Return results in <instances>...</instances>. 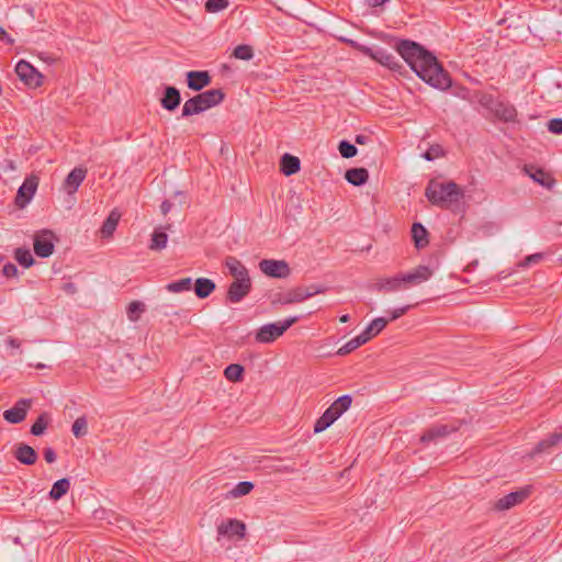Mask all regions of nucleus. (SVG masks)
<instances>
[{
	"mask_svg": "<svg viewBox=\"0 0 562 562\" xmlns=\"http://www.w3.org/2000/svg\"><path fill=\"white\" fill-rule=\"evenodd\" d=\"M562 435L559 432L551 434L548 438L538 442L532 452L529 453L530 457H535L540 453H551V449L555 447L561 440Z\"/></svg>",
	"mask_w": 562,
	"mask_h": 562,
	"instance_id": "393cba45",
	"label": "nucleus"
},
{
	"mask_svg": "<svg viewBox=\"0 0 562 562\" xmlns=\"http://www.w3.org/2000/svg\"><path fill=\"white\" fill-rule=\"evenodd\" d=\"M395 49L411 69L429 86L442 91L452 87L449 72L437 57L420 44L411 40H400Z\"/></svg>",
	"mask_w": 562,
	"mask_h": 562,
	"instance_id": "f257e3e1",
	"label": "nucleus"
},
{
	"mask_svg": "<svg viewBox=\"0 0 562 562\" xmlns=\"http://www.w3.org/2000/svg\"><path fill=\"white\" fill-rule=\"evenodd\" d=\"M306 289H308L310 293H312V296L326 292V288L321 284H312V285L307 286Z\"/></svg>",
	"mask_w": 562,
	"mask_h": 562,
	"instance_id": "052dcab7",
	"label": "nucleus"
},
{
	"mask_svg": "<svg viewBox=\"0 0 562 562\" xmlns=\"http://www.w3.org/2000/svg\"><path fill=\"white\" fill-rule=\"evenodd\" d=\"M87 176V169L83 167L74 168L64 181V189L69 193H75Z\"/></svg>",
	"mask_w": 562,
	"mask_h": 562,
	"instance_id": "4be33fe9",
	"label": "nucleus"
},
{
	"mask_svg": "<svg viewBox=\"0 0 562 562\" xmlns=\"http://www.w3.org/2000/svg\"><path fill=\"white\" fill-rule=\"evenodd\" d=\"M340 41L347 44L350 48L358 50L359 53L378 61L382 66L387 67L390 70L401 72V70L404 68L403 64L396 58V56L389 53L386 49H372L371 47L360 44L355 40L346 37H340Z\"/></svg>",
	"mask_w": 562,
	"mask_h": 562,
	"instance_id": "20e7f679",
	"label": "nucleus"
},
{
	"mask_svg": "<svg viewBox=\"0 0 562 562\" xmlns=\"http://www.w3.org/2000/svg\"><path fill=\"white\" fill-rule=\"evenodd\" d=\"M439 150H440V147H439V146H438L437 148H430L429 150H427V151L424 154V157H425L427 160H432V159L435 158L434 151L436 153V156H437Z\"/></svg>",
	"mask_w": 562,
	"mask_h": 562,
	"instance_id": "0e129e2a",
	"label": "nucleus"
},
{
	"mask_svg": "<svg viewBox=\"0 0 562 562\" xmlns=\"http://www.w3.org/2000/svg\"><path fill=\"white\" fill-rule=\"evenodd\" d=\"M532 487L530 485H527L518 491L510 492L507 495L501 497L495 503V509L503 512L507 510L515 505L521 504L525 499H527L531 494Z\"/></svg>",
	"mask_w": 562,
	"mask_h": 562,
	"instance_id": "f8f14e48",
	"label": "nucleus"
},
{
	"mask_svg": "<svg viewBox=\"0 0 562 562\" xmlns=\"http://www.w3.org/2000/svg\"><path fill=\"white\" fill-rule=\"evenodd\" d=\"M453 94L463 100L472 101L473 95H471V91L465 87H456L453 89Z\"/></svg>",
	"mask_w": 562,
	"mask_h": 562,
	"instance_id": "6e6d98bb",
	"label": "nucleus"
},
{
	"mask_svg": "<svg viewBox=\"0 0 562 562\" xmlns=\"http://www.w3.org/2000/svg\"><path fill=\"white\" fill-rule=\"evenodd\" d=\"M473 99L482 105L484 109L492 111L493 106L495 105L496 101L494 97L490 93L483 92V91H475L473 93Z\"/></svg>",
	"mask_w": 562,
	"mask_h": 562,
	"instance_id": "a18cd8bd",
	"label": "nucleus"
},
{
	"mask_svg": "<svg viewBox=\"0 0 562 562\" xmlns=\"http://www.w3.org/2000/svg\"><path fill=\"white\" fill-rule=\"evenodd\" d=\"M48 426V417L46 413L41 414L31 426V434L33 436H42Z\"/></svg>",
	"mask_w": 562,
	"mask_h": 562,
	"instance_id": "49530a36",
	"label": "nucleus"
},
{
	"mask_svg": "<svg viewBox=\"0 0 562 562\" xmlns=\"http://www.w3.org/2000/svg\"><path fill=\"white\" fill-rule=\"evenodd\" d=\"M145 310H146V306L143 302L132 301L126 308L127 318L131 322L135 323V322L139 321L140 315L145 312Z\"/></svg>",
	"mask_w": 562,
	"mask_h": 562,
	"instance_id": "ea45409f",
	"label": "nucleus"
},
{
	"mask_svg": "<svg viewBox=\"0 0 562 562\" xmlns=\"http://www.w3.org/2000/svg\"><path fill=\"white\" fill-rule=\"evenodd\" d=\"M543 255L540 252L527 256L522 261L518 263L520 268H527L541 261Z\"/></svg>",
	"mask_w": 562,
	"mask_h": 562,
	"instance_id": "603ef678",
	"label": "nucleus"
},
{
	"mask_svg": "<svg viewBox=\"0 0 562 562\" xmlns=\"http://www.w3.org/2000/svg\"><path fill=\"white\" fill-rule=\"evenodd\" d=\"M55 234L49 229H43L34 236V252L40 258H47L54 252Z\"/></svg>",
	"mask_w": 562,
	"mask_h": 562,
	"instance_id": "1a4fd4ad",
	"label": "nucleus"
},
{
	"mask_svg": "<svg viewBox=\"0 0 562 562\" xmlns=\"http://www.w3.org/2000/svg\"><path fill=\"white\" fill-rule=\"evenodd\" d=\"M171 207H172V203L169 200H164L160 205L161 213L164 215H167L170 212Z\"/></svg>",
	"mask_w": 562,
	"mask_h": 562,
	"instance_id": "e2e57ef3",
	"label": "nucleus"
},
{
	"mask_svg": "<svg viewBox=\"0 0 562 562\" xmlns=\"http://www.w3.org/2000/svg\"><path fill=\"white\" fill-rule=\"evenodd\" d=\"M404 289L401 273L390 277L378 279L372 285V290L378 292H396Z\"/></svg>",
	"mask_w": 562,
	"mask_h": 562,
	"instance_id": "412c9836",
	"label": "nucleus"
},
{
	"mask_svg": "<svg viewBox=\"0 0 562 562\" xmlns=\"http://www.w3.org/2000/svg\"><path fill=\"white\" fill-rule=\"evenodd\" d=\"M69 488V479L63 477L53 484L52 490L49 491V498L53 501H58L68 493Z\"/></svg>",
	"mask_w": 562,
	"mask_h": 562,
	"instance_id": "c9c22d12",
	"label": "nucleus"
},
{
	"mask_svg": "<svg viewBox=\"0 0 562 562\" xmlns=\"http://www.w3.org/2000/svg\"><path fill=\"white\" fill-rule=\"evenodd\" d=\"M233 56L241 60H250L254 57V49L250 45L241 44L234 48Z\"/></svg>",
	"mask_w": 562,
	"mask_h": 562,
	"instance_id": "09e8293b",
	"label": "nucleus"
},
{
	"mask_svg": "<svg viewBox=\"0 0 562 562\" xmlns=\"http://www.w3.org/2000/svg\"><path fill=\"white\" fill-rule=\"evenodd\" d=\"M338 415H335V413L328 407L319 418L316 419L314 424V432L318 434L327 429L329 426H331L337 419Z\"/></svg>",
	"mask_w": 562,
	"mask_h": 562,
	"instance_id": "2f4dec72",
	"label": "nucleus"
},
{
	"mask_svg": "<svg viewBox=\"0 0 562 562\" xmlns=\"http://www.w3.org/2000/svg\"><path fill=\"white\" fill-rule=\"evenodd\" d=\"M338 150H339V154L341 155V157H344V158H352L358 153L357 147L346 139H342L339 142Z\"/></svg>",
	"mask_w": 562,
	"mask_h": 562,
	"instance_id": "3c124183",
	"label": "nucleus"
},
{
	"mask_svg": "<svg viewBox=\"0 0 562 562\" xmlns=\"http://www.w3.org/2000/svg\"><path fill=\"white\" fill-rule=\"evenodd\" d=\"M121 218V213L117 210H113L110 212L105 221L101 226V235L104 238L111 237L116 229L119 221Z\"/></svg>",
	"mask_w": 562,
	"mask_h": 562,
	"instance_id": "c756f323",
	"label": "nucleus"
},
{
	"mask_svg": "<svg viewBox=\"0 0 562 562\" xmlns=\"http://www.w3.org/2000/svg\"><path fill=\"white\" fill-rule=\"evenodd\" d=\"M387 1L389 0H371V5L372 7H380V5H383Z\"/></svg>",
	"mask_w": 562,
	"mask_h": 562,
	"instance_id": "338daca9",
	"label": "nucleus"
},
{
	"mask_svg": "<svg viewBox=\"0 0 562 562\" xmlns=\"http://www.w3.org/2000/svg\"><path fill=\"white\" fill-rule=\"evenodd\" d=\"M224 99L225 93L222 89H210L198 93L184 102L181 116L189 117L200 114L213 106L221 104Z\"/></svg>",
	"mask_w": 562,
	"mask_h": 562,
	"instance_id": "7ed1b4c3",
	"label": "nucleus"
},
{
	"mask_svg": "<svg viewBox=\"0 0 562 562\" xmlns=\"http://www.w3.org/2000/svg\"><path fill=\"white\" fill-rule=\"evenodd\" d=\"M409 308H411V305H407V306H403V307H398V308H394V310L387 311V313L390 314V317L387 318L389 322H392V321H395V319L402 317L404 314L407 313V311Z\"/></svg>",
	"mask_w": 562,
	"mask_h": 562,
	"instance_id": "5fc2aeb1",
	"label": "nucleus"
},
{
	"mask_svg": "<svg viewBox=\"0 0 562 562\" xmlns=\"http://www.w3.org/2000/svg\"><path fill=\"white\" fill-rule=\"evenodd\" d=\"M0 41L8 44L13 45L14 40L8 34V32L0 25Z\"/></svg>",
	"mask_w": 562,
	"mask_h": 562,
	"instance_id": "bf43d9fd",
	"label": "nucleus"
},
{
	"mask_svg": "<svg viewBox=\"0 0 562 562\" xmlns=\"http://www.w3.org/2000/svg\"><path fill=\"white\" fill-rule=\"evenodd\" d=\"M32 404L31 398H20L13 407L3 412V418L10 424H20L26 418Z\"/></svg>",
	"mask_w": 562,
	"mask_h": 562,
	"instance_id": "ddd939ff",
	"label": "nucleus"
},
{
	"mask_svg": "<svg viewBox=\"0 0 562 562\" xmlns=\"http://www.w3.org/2000/svg\"><path fill=\"white\" fill-rule=\"evenodd\" d=\"M246 533V525L238 519L229 518L226 520H223L217 526V539L221 537L227 538V539H236L241 540L245 538Z\"/></svg>",
	"mask_w": 562,
	"mask_h": 562,
	"instance_id": "9d476101",
	"label": "nucleus"
},
{
	"mask_svg": "<svg viewBox=\"0 0 562 562\" xmlns=\"http://www.w3.org/2000/svg\"><path fill=\"white\" fill-rule=\"evenodd\" d=\"M352 404V397L349 394H345L335 400L329 408L340 417L345 412H347Z\"/></svg>",
	"mask_w": 562,
	"mask_h": 562,
	"instance_id": "e433bc0d",
	"label": "nucleus"
},
{
	"mask_svg": "<svg viewBox=\"0 0 562 562\" xmlns=\"http://www.w3.org/2000/svg\"><path fill=\"white\" fill-rule=\"evenodd\" d=\"M300 321V316H291L282 322L269 323L258 328L255 339L259 344H271L281 337L291 326Z\"/></svg>",
	"mask_w": 562,
	"mask_h": 562,
	"instance_id": "39448f33",
	"label": "nucleus"
},
{
	"mask_svg": "<svg viewBox=\"0 0 562 562\" xmlns=\"http://www.w3.org/2000/svg\"><path fill=\"white\" fill-rule=\"evenodd\" d=\"M225 265L231 276L234 278V281L240 279H250L247 268L236 257H227L225 260Z\"/></svg>",
	"mask_w": 562,
	"mask_h": 562,
	"instance_id": "5701e85b",
	"label": "nucleus"
},
{
	"mask_svg": "<svg viewBox=\"0 0 562 562\" xmlns=\"http://www.w3.org/2000/svg\"><path fill=\"white\" fill-rule=\"evenodd\" d=\"M338 415H335V413L328 407L319 418L316 419L314 424V432L318 434L327 429L329 426H331L337 419Z\"/></svg>",
	"mask_w": 562,
	"mask_h": 562,
	"instance_id": "f704fd0d",
	"label": "nucleus"
},
{
	"mask_svg": "<svg viewBox=\"0 0 562 562\" xmlns=\"http://www.w3.org/2000/svg\"><path fill=\"white\" fill-rule=\"evenodd\" d=\"M245 369L238 363H232L224 370L225 378L231 382H239L243 380Z\"/></svg>",
	"mask_w": 562,
	"mask_h": 562,
	"instance_id": "a19ab883",
	"label": "nucleus"
},
{
	"mask_svg": "<svg viewBox=\"0 0 562 562\" xmlns=\"http://www.w3.org/2000/svg\"><path fill=\"white\" fill-rule=\"evenodd\" d=\"M345 179L352 186L360 187L369 179V172L366 168H350L345 172Z\"/></svg>",
	"mask_w": 562,
	"mask_h": 562,
	"instance_id": "bb28decb",
	"label": "nucleus"
},
{
	"mask_svg": "<svg viewBox=\"0 0 562 562\" xmlns=\"http://www.w3.org/2000/svg\"><path fill=\"white\" fill-rule=\"evenodd\" d=\"M310 297H312V293H310L308 289H304V286H296L286 292L276 293L272 296L271 304L274 306L290 305L301 303Z\"/></svg>",
	"mask_w": 562,
	"mask_h": 562,
	"instance_id": "0eeeda50",
	"label": "nucleus"
},
{
	"mask_svg": "<svg viewBox=\"0 0 562 562\" xmlns=\"http://www.w3.org/2000/svg\"><path fill=\"white\" fill-rule=\"evenodd\" d=\"M165 307H170V308H173L172 305H168V304H162L160 306H157L156 310L159 311L161 314H164L165 316H169V315H178V312L173 311V312H169V311H165Z\"/></svg>",
	"mask_w": 562,
	"mask_h": 562,
	"instance_id": "680f3d73",
	"label": "nucleus"
},
{
	"mask_svg": "<svg viewBox=\"0 0 562 562\" xmlns=\"http://www.w3.org/2000/svg\"><path fill=\"white\" fill-rule=\"evenodd\" d=\"M459 426L456 425H434L432 427L426 429L420 436V442L424 445H429L431 442H436L437 440L447 437L448 435L457 431Z\"/></svg>",
	"mask_w": 562,
	"mask_h": 562,
	"instance_id": "4468645a",
	"label": "nucleus"
},
{
	"mask_svg": "<svg viewBox=\"0 0 562 562\" xmlns=\"http://www.w3.org/2000/svg\"><path fill=\"white\" fill-rule=\"evenodd\" d=\"M367 341H366V338L364 336H362L361 334L356 336L355 338L350 339L349 341H347L344 346H341L338 351H337V355L339 356H346L350 352H352L353 350H356L357 348H359L360 346L364 345Z\"/></svg>",
	"mask_w": 562,
	"mask_h": 562,
	"instance_id": "58836bf2",
	"label": "nucleus"
},
{
	"mask_svg": "<svg viewBox=\"0 0 562 562\" xmlns=\"http://www.w3.org/2000/svg\"><path fill=\"white\" fill-rule=\"evenodd\" d=\"M526 172L533 179L535 182L541 184L544 188L551 189L555 184V180L551 175L547 173L542 169L533 166H526Z\"/></svg>",
	"mask_w": 562,
	"mask_h": 562,
	"instance_id": "b1692460",
	"label": "nucleus"
},
{
	"mask_svg": "<svg viewBox=\"0 0 562 562\" xmlns=\"http://www.w3.org/2000/svg\"><path fill=\"white\" fill-rule=\"evenodd\" d=\"M13 457L23 465H33L38 459L36 450L24 442L14 446Z\"/></svg>",
	"mask_w": 562,
	"mask_h": 562,
	"instance_id": "6ab92c4d",
	"label": "nucleus"
},
{
	"mask_svg": "<svg viewBox=\"0 0 562 562\" xmlns=\"http://www.w3.org/2000/svg\"><path fill=\"white\" fill-rule=\"evenodd\" d=\"M38 187V178L36 176L26 177L18 189L14 203L18 207H25L33 199Z\"/></svg>",
	"mask_w": 562,
	"mask_h": 562,
	"instance_id": "9b49d317",
	"label": "nucleus"
},
{
	"mask_svg": "<svg viewBox=\"0 0 562 562\" xmlns=\"http://www.w3.org/2000/svg\"><path fill=\"white\" fill-rule=\"evenodd\" d=\"M8 342H9V345H10V346H12V347H19V346H20V342H19L16 339H14V338H10V339L8 340Z\"/></svg>",
	"mask_w": 562,
	"mask_h": 562,
	"instance_id": "774afa93",
	"label": "nucleus"
},
{
	"mask_svg": "<svg viewBox=\"0 0 562 562\" xmlns=\"http://www.w3.org/2000/svg\"><path fill=\"white\" fill-rule=\"evenodd\" d=\"M548 128L553 134H562V117H555L549 121Z\"/></svg>",
	"mask_w": 562,
	"mask_h": 562,
	"instance_id": "864d4df0",
	"label": "nucleus"
},
{
	"mask_svg": "<svg viewBox=\"0 0 562 562\" xmlns=\"http://www.w3.org/2000/svg\"><path fill=\"white\" fill-rule=\"evenodd\" d=\"M15 260L24 268H30L34 265L35 260L29 248L19 247L14 251Z\"/></svg>",
	"mask_w": 562,
	"mask_h": 562,
	"instance_id": "4c0bfd02",
	"label": "nucleus"
},
{
	"mask_svg": "<svg viewBox=\"0 0 562 562\" xmlns=\"http://www.w3.org/2000/svg\"><path fill=\"white\" fill-rule=\"evenodd\" d=\"M260 271L270 278L285 279L291 274V268L285 260L262 259L259 261Z\"/></svg>",
	"mask_w": 562,
	"mask_h": 562,
	"instance_id": "6e6552de",
	"label": "nucleus"
},
{
	"mask_svg": "<svg viewBox=\"0 0 562 562\" xmlns=\"http://www.w3.org/2000/svg\"><path fill=\"white\" fill-rule=\"evenodd\" d=\"M15 74L29 88L36 89L43 85V75L24 59L18 61L15 66Z\"/></svg>",
	"mask_w": 562,
	"mask_h": 562,
	"instance_id": "423d86ee",
	"label": "nucleus"
},
{
	"mask_svg": "<svg viewBox=\"0 0 562 562\" xmlns=\"http://www.w3.org/2000/svg\"><path fill=\"white\" fill-rule=\"evenodd\" d=\"M491 113L493 116L502 122H515L517 111L515 106L508 102L497 100Z\"/></svg>",
	"mask_w": 562,
	"mask_h": 562,
	"instance_id": "aec40b11",
	"label": "nucleus"
},
{
	"mask_svg": "<svg viewBox=\"0 0 562 562\" xmlns=\"http://www.w3.org/2000/svg\"><path fill=\"white\" fill-rule=\"evenodd\" d=\"M43 454H44V459L47 463H53L57 459V454H56L55 450L49 447L44 449Z\"/></svg>",
	"mask_w": 562,
	"mask_h": 562,
	"instance_id": "13d9d810",
	"label": "nucleus"
},
{
	"mask_svg": "<svg viewBox=\"0 0 562 562\" xmlns=\"http://www.w3.org/2000/svg\"><path fill=\"white\" fill-rule=\"evenodd\" d=\"M215 288L216 285L213 280L207 278H198L194 282L193 290L199 299H206L214 292Z\"/></svg>",
	"mask_w": 562,
	"mask_h": 562,
	"instance_id": "cd10ccee",
	"label": "nucleus"
},
{
	"mask_svg": "<svg viewBox=\"0 0 562 562\" xmlns=\"http://www.w3.org/2000/svg\"><path fill=\"white\" fill-rule=\"evenodd\" d=\"M192 288V279L183 278L178 281H173L168 283L165 289L171 293H181L186 291H190Z\"/></svg>",
	"mask_w": 562,
	"mask_h": 562,
	"instance_id": "79ce46f5",
	"label": "nucleus"
},
{
	"mask_svg": "<svg viewBox=\"0 0 562 562\" xmlns=\"http://www.w3.org/2000/svg\"><path fill=\"white\" fill-rule=\"evenodd\" d=\"M71 431L76 438L85 437L88 434V422L86 416H80L74 422Z\"/></svg>",
	"mask_w": 562,
	"mask_h": 562,
	"instance_id": "de8ad7c7",
	"label": "nucleus"
},
{
	"mask_svg": "<svg viewBox=\"0 0 562 562\" xmlns=\"http://www.w3.org/2000/svg\"><path fill=\"white\" fill-rule=\"evenodd\" d=\"M181 93L175 86H165L160 98V105L169 112H173L181 103Z\"/></svg>",
	"mask_w": 562,
	"mask_h": 562,
	"instance_id": "a211bd4d",
	"label": "nucleus"
},
{
	"mask_svg": "<svg viewBox=\"0 0 562 562\" xmlns=\"http://www.w3.org/2000/svg\"><path fill=\"white\" fill-rule=\"evenodd\" d=\"M2 272L7 278H12L18 274V268L15 265L8 262L3 266Z\"/></svg>",
	"mask_w": 562,
	"mask_h": 562,
	"instance_id": "4d7b16f0",
	"label": "nucleus"
},
{
	"mask_svg": "<svg viewBox=\"0 0 562 562\" xmlns=\"http://www.w3.org/2000/svg\"><path fill=\"white\" fill-rule=\"evenodd\" d=\"M168 241V235L159 229H155L151 234L150 245L149 248L151 250H161L166 247Z\"/></svg>",
	"mask_w": 562,
	"mask_h": 562,
	"instance_id": "37998d69",
	"label": "nucleus"
},
{
	"mask_svg": "<svg viewBox=\"0 0 562 562\" xmlns=\"http://www.w3.org/2000/svg\"><path fill=\"white\" fill-rule=\"evenodd\" d=\"M338 415H335V413L328 407L319 418L316 419L314 424V432L318 434L327 429L329 426H331L337 419Z\"/></svg>",
	"mask_w": 562,
	"mask_h": 562,
	"instance_id": "473e14b6",
	"label": "nucleus"
},
{
	"mask_svg": "<svg viewBox=\"0 0 562 562\" xmlns=\"http://www.w3.org/2000/svg\"><path fill=\"white\" fill-rule=\"evenodd\" d=\"M250 290V279H240L237 281H233L227 290V300L231 303H238L249 294Z\"/></svg>",
	"mask_w": 562,
	"mask_h": 562,
	"instance_id": "f3484780",
	"label": "nucleus"
},
{
	"mask_svg": "<svg viewBox=\"0 0 562 562\" xmlns=\"http://www.w3.org/2000/svg\"><path fill=\"white\" fill-rule=\"evenodd\" d=\"M369 137L367 135L359 134L356 136L355 142L359 145H364L368 142Z\"/></svg>",
	"mask_w": 562,
	"mask_h": 562,
	"instance_id": "69168bd1",
	"label": "nucleus"
},
{
	"mask_svg": "<svg viewBox=\"0 0 562 562\" xmlns=\"http://www.w3.org/2000/svg\"><path fill=\"white\" fill-rule=\"evenodd\" d=\"M186 82L190 90L201 91L212 82V77L206 70H190L186 74Z\"/></svg>",
	"mask_w": 562,
	"mask_h": 562,
	"instance_id": "dca6fc26",
	"label": "nucleus"
},
{
	"mask_svg": "<svg viewBox=\"0 0 562 562\" xmlns=\"http://www.w3.org/2000/svg\"><path fill=\"white\" fill-rule=\"evenodd\" d=\"M432 276V270L428 266H418L411 272L401 273L404 289L409 285H418Z\"/></svg>",
	"mask_w": 562,
	"mask_h": 562,
	"instance_id": "2eb2a0df",
	"label": "nucleus"
},
{
	"mask_svg": "<svg viewBox=\"0 0 562 562\" xmlns=\"http://www.w3.org/2000/svg\"><path fill=\"white\" fill-rule=\"evenodd\" d=\"M254 483L249 481H243L236 484V486L227 493L228 497L237 498L249 494L254 490Z\"/></svg>",
	"mask_w": 562,
	"mask_h": 562,
	"instance_id": "c03bdc74",
	"label": "nucleus"
},
{
	"mask_svg": "<svg viewBox=\"0 0 562 562\" xmlns=\"http://www.w3.org/2000/svg\"><path fill=\"white\" fill-rule=\"evenodd\" d=\"M228 5V0H206L204 3V9L209 13H217L225 10Z\"/></svg>",
	"mask_w": 562,
	"mask_h": 562,
	"instance_id": "8fccbe9b",
	"label": "nucleus"
},
{
	"mask_svg": "<svg viewBox=\"0 0 562 562\" xmlns=\"http://www.w3.org/2000/svg\"><path fill=\"white\" fill-rule=\"evenodd\" d=\"M301 161L296 156L284 154L280 159V170L284 176H292L300 171Z\"/></svg>",
	"mask_w": 562,
	"mask_h": 562,
	"instance_id": "a878e982",
	"label": "nucleus"
},
{
	"mask_svg": "<svg viewBox=\"0 0 562 562\" xmlns=\"http://www.w3.org/2000/svg\"><path fill=\"white\" fill-rule=\"evenodd\" d=\"M338 415H335V413L328 407L319 418L316 419L314 424V432L318 434L327 429L329 426H331L337 419Z\"/></svg>",
	"mask_w": 562,
	"mask_h": 562,
	"instance_id": "72a5a7b5",
	"label": "nucleus"
},
{
	"mask_svg": "<svg viewBox=\"0 0 562 562\" xmlns=\"http://www.w3.org/2000/svg\"><path fill=\"white\" fill-rule=\"evenodd\" d=\"M412 239L417 249L425 248L428 245V232L420 223H414L412 226Z\"/></svg>",
	"mask_w": 562,
	"mask_h": 562,
	"instance_id": "7c9ffc66",
	"label": "nucleus"
},
{
	"mask_svg": "<svg viewBox=\"0 0 562 562\" xmlns=\"http://www.w3.org/2000/svg\"><path fill=\"white\" fill-rule=\"evenodd\" d=\"M389 324V319L386 317H376L374 318L361 333L364 336L366 341L368 342L370 339L379 335Z\"/></svg>",
	"mask_w": 562,
	"mask_h": 562,
	"instance_id": "c85d7f7f",
	"label": "nucleus"
},
{
	"mask_svg": "<svg viewBox=\"0 0 562 562\" xmlns=\"http://www.w3.org/2000/svg\"><path fill=\"white\" fill-rule=\"evenodd\" d=\"M425 195L431 204L441 209H450L463 199L464 193L453 181L438 182L430 180L426 187Z\"/></svg>",
	"mask_w": 562,
	"mask_h": 562,
	"instance_id": "f03ea898",
	"label": "nucleus"
}]
</instances>
